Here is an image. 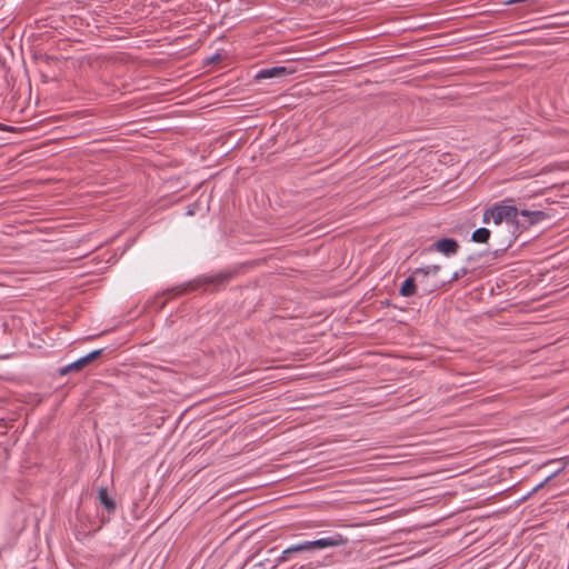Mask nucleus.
Masks as SVG:
<instances>
[{
  "mask_svg": "<svg viewBox=\"0 0 569 569\" xmlns=\"http://www.w3.org/2000/svg\"><path fill=\"white\" fill-rule=\"evenodd\" d=\"M98 499L103 506V508L108 511V513H113L116 511L117 505L112 497L109 496L107 488H100L98 492Z\"/></svg>",
  "mask_w": 569,
  "mask_h": 569,
  "instance_id": "1a4fd4ad",
  "label": "nucleus"
},
{
  "mask_svg": "<svg viewBox=\"0 0 569 569\" xmlns=\"http://www.w3.org/2000/svg\"><path fill=\"white\" fill-rule=\"evenodd\" d=\"M104 351H106V348L93 350V351L89 352L88 355H86V356L79 358L78 360L73 361L72 363L60 368L59 369V373L61 376H66V375H69L71 372L81 371L83 368H86L87 366H89L93 361H96L99 358H101L104 355Z\"/></svg>",
  "mask_w": 569,
  "mask_h": 569,
  "instance_id": "20e7f679",
  "label": "nucleus"
},
{
  "mask_svg": "<svg viewBox=\"0 0 569 569\" xmlns=\"http://www.w3.org/2000/svg\"><path fill=\"white\" fill-rule=\"evenodd\" d=\"M220 60H221L220 54H214L213 57L208 59V62L209 63H216V62H219Z\"/></svg>",
  "mask_w": 569,
  "mask_h": 569,
  "instance_id": "f3484780",
  "label": "nucleus"
},
{
  "mask_svg": "<svg viewBox=\"0 0 569 569\" xmlns=\"http://www.w3.org/2000/svg\"><path fill=\"white\" fill-rule=\"evenodd\" d=\"M468 273H469V269H468V268H466V267H463V268H461V269L457 270V271L452 274V277L448 280V283L455 282V281H457V280H459V279L463 278V277H465V276H467Z\"/></svg>",
  "mask_w": 569,
  "mask_h": 569,
  "instance_id": "2eb2a0df",
  "label": "nucleus"
},
{
  "mask_svg": "<svg viewBox=\"0 0 569 569\" xmlns=\"http://www.w3.org/2000/svg\"><path fill=\"white\" fill-rule=\"evenodd\" d=\"M459 248L460 246L456 239L443 237L433 242L430 250L438 251L446 257H451L458 252Z\"/></svg>",
  "mask_w": 569,
  "mask_h": 569,
  "instance_id": "423d86ee",
  "label": "nucleus"
},
{
  "mask_svg": "<svg viewBox=\"0 0 569 569\" xmlns=\"http://www.w3.org/2000/svg\"><path fill=\"white\" fill-rule=\"evenodd\" d=\"M237 274H238L237 269L222 271V272H219L213 276L202 274L184 284L173 287V288L164 291L162 295H170L171 297H178V296L193 292L201 287H207L210 289L211 292H217V291L221 290L222 288L227 287L228 283Z\"/></svg>",
  "mask_w": 569,
  "mask_h": 569,
  "instance_id": "f03ea898",
  "label": "nucleus"
},
{
  "mask_svg": "<svg viewBox=\"0 0 569 569\" xmlns=\"http://www.w3.org/2000/svg\"><path fill=\"white\" fill-rule=\"evenodd\" d=\"M512 201V199H505L500 202L493 203L491 207L485 209L482 217L483 223H489L492 219L495 224H500L506 221L507 224H510L513 228L512 238L508 240L506 248L511 246L512 241L516 239L517 232L519 209L513 204H509V202Z\"/></svg>",
  "mask_w": 569,
  "mask_h": 569,
  "instance_id": "7ed1b4c3",
  "label": "nucleus"
},
{
  "mask_svg": "<svg viewBox=\"0 0 569 569\" xmlns=\"http://www.w3.org/2000/svg\"><path fill=\"white\" fill-rule=\"evenodd\" d=\"M440 269L441 267L439 264L426 266L422 268H417L415 270V274L421 278H429L430 276H437Z\"/></svg>",
  "mask_w": 569,
  "mask_h": 569,
  "instance_id": "9b49d317",
  "label": "nucleus"
},
{
  "mask_svg": "<svg viewBox=\"0 0 569 569\" xmlns=\"http://www.w3.org/2000/svg\"><path fill=\"white\" fill-rule=\"evenodd\" d=\"M547 218H549V214L542 210H519L517 231L520 232L521 230L528 229Z\"/></svg>",
  "mask_w": 569,
  "mask_h": 569,
  "instance_id": "39448f33",
  "label": "nucleus"
},
{
  "mask_svg": "<svg viewBox=\"0 0 569 569\" xmlns=\"http://www.w3.org/2000/svg\"><path fill=\"white\" fill-rule=\"evenodd\" d=\"M348 541V537L339 532H328L327 536L315 540H303L284 549L277 559V565L280 566L286 562L301 563L309 560H318L312 556L315 551L326 548L342 547L346 546Z\"/></svg>",
  "mask_w": 569,
  "mask_h": 569,
  "instance_id": "f257e3e1",
  "label": "nucleus"
},
{
  "mask_svg": "<svg viewBox=\"0 0 569 569\" xmlns=\"http://www.w3.org/2000/svg\"><path fill=\"white\" fill-rule=\"evenodd\" d=\"M422 279H423V283L419 284V286L421 287L423 295L431 293V292L438 290L443 284V282H439V281L430 282L429 278H422Z\"/></svg>",
  "mask_w": 569,
  "mask_h": 569,
  "instance_id": "ddd939ff",
  "label": "nucleus"
},
{
  "mask_svg": "<svg viewBox=\"0 0 569 569\" xmlns=\"http://www.w3.org/2000/svg\"><path fill=\"white\" fill-rule=\"evenodd\" d=\"M321 565L320 560H309L301 563H291L288 569H318Z\"/></svg>",
  "mask_w": 569,
  "mask_h": 569,
  "instance_id": "f8f14e48",
  "label": "nucleus"
},
{
  "mask_svg": "<svg viewBox=\"0 0 569 569\" xmlns=\"http://www.w3.org/2000/svg\"><path fill=\"white\" fill-rule=\"evenodd\" d=\"M490 236L491 231L488 228H478L471 233V241L476 243H487Z\"/></svg>",
  "mask_w": 569,
  "mask_h": 569,
  "instance_id": "9d476101",
  "label": "nucleus"
},
{
  "mask_svg": "<svg viewBox=\"0 0 569 569\" xmlns=\"http://www.w3.org/2000/svg\"><path fill=\"white\" fill-rule=\"evenodd\" d=\"M295 72L293 69H288L287 67L276 66L263 68L259 70L256 74L257 80L261 79H272V78H283L286 76L292 74Z\"/></svg>",
  "mask_w": 569,
  "mask_h": 569,
  "instance_id": "0eeeda50",
  "label": "nucleus"
},
{
  "mask_svg": "<svg viewBox=\"0 0 569 569\" xmlns=\"http://www.w3.org/2000/svg\"><path fill=\"white\" fill-rule=\"evenodd\" d=\"M423 279L421 277H418L415 274V271L412 274L405 279V281L401 283L399 288V293L402 297H412L416 295L418 284H422Z\"/></svg>",
  "mask_w": 569,
  "mask_h": 569,
  "instance_id": "6e6552de",
  "label": "nucleus"
},
{
  "mask_svg": "<svg viewBox=\"0 0 569 569\" xmlns=\"http://www.w3.org/2000/svg\"><path fill=\"white\" fill-rule=\"evenodd\" d=\"M0 129H1V130H4V129H6V126H4V124H2V123H0Z\"/></svg>",
  "mask_w": 569,
  "mask_h": 569,
  "instance_id": "a211bd4d",
  "label": "nucleus"
},
{
  "mask_svg": "<svg viewBox=\"0 0 569 569\" xmlns=\"http://www.w3.org/2000/svg\"><path fill=\"white\" fill-rule=\"evenodd\" d=\"M565 469V466L560 467L559 469H557L556 471H553L550 476H548L542 482H540L539 485H537L531 493L533 492H537L538 490L542 489L545 487V485L547 482H549L551 479L556 478L562 470Z\"/></svg>",
  "mask_w": 569,
  "mask_h": 569,
  "instance_id": "4468645a",
  "label": "nucleus"
},
{
  "mask_svg": "<svg viewBox=\"0 0 569 569\" xmlns=\"http://www.w3.org/2000/svg\"><path fill=\"white\" fill-rule=\"evenodd\" d=\"M160 297H156L153 303L157 305V310L160 311L164 308L167 300L159 301Z\"/></svg>",
  "mask_w": 569,
  "mask_h": 569,
  "instance_id": "dca6fc26",
  "label": "nucleus"
}]
</instances>
